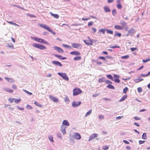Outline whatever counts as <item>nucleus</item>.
<instances>
[{
    "label": "nucleus",
    "mask_w": 150,
    "mask_h": 150,
    "mask_svg": "<svg viewBox=\"0 0 150 150\" xmlns=\"http://www.w3.org/2000/svg\"><path fill=\"white\" fill-rule=\"evenodd\" d=\"M150 61V59H147L146 60H142V62L144 63H146L148 61Z\"/></svg>",
    "instance_id": "52"
},
{
    "label": "nucleus",
    "mask_w": 150,
    "mask_h": 150,
    "mask_svg": "<svg viewBox=\"0 0 150 150\" xmlns=\"http://www.w3.org/2000/svg\"><path fill=\"white\" fill-rule=\"evenodd\" d=\"M147 138L146 133H143L142 136V138L143 139H146Z\"/></svg>",
    "instance_id": "27"
},
{
    "label": "nucleus",
    "mask_w": 150,
    "mask_h": 150,
    "mask_svg": "<svg viewBox=\"0 0 150 150\" xmlns=\"http://www.w3.org/2000/svg\"><path fill=\"white\" fill-rule=\"evenodd\" d=\"M127 95H125L122 98L119 100V102H122L124 100L127 98Z\"/></svg>",
    "instance_id": "24"
},
{
    "label": "nucleus",
    "mask_w": 150,
    "mask_h": 150,
    "mask_svg": "<svg viewBox=\"0 0 150 150\" xmlns=\"http://www.w3.org/2000/svg\"><path fill=\"white\" fill-rule=\"evenodd\" d=\"M106 30L107 31V33L108 34H113V32L112 30H110L106 29Z\"/></svg>",
    "instance_id": "32"
},
{
    "label": "nucleus",
    "mask_w": 150,
    "mask_h": 150,
    "mask_svg": "<svg viewBox=\"0 0 150 150\" xmlns=\"http://www.w3.org/2000/svg\"><path fill=\"white\" fill-rule=\"evenodd\" d=\"M3 90L5 91L10 93H12L13 92V90L9 88L8 87H4V88Z\"/></svg>",
    "instance_id": "12"
},
{
    "label": "nucleus",
    "mask_w": 150,
    "mask_h": 150,
    "mask_svg": "<svg viewBox=\"0 0 150 150\" xmlns=\"http://www.w3.org/2000/svg\"><path fill=\"white\" fill-rule=\"evenodd\" d=\"M121 24L123 26H125L127 25V23L123 21L122 23H121Z\"/></svg>",
    "instance_id": "51"
},
{
    "label": "nucleus",
    "mask_w": 150,
    "mask_h": 150,
    "mask_svg": "<svg viewBox=\"0 0 150 150\" xmlns=\"http://www.w3.org/2000/svg\"><path fill=\"white\" fill-rule=\"evenodd\" d=\"M54 55L56 57L61 59H67L66 57H62V56L58 54H54Z\"/></svg>",
    "instance_id": "18"
},
{
    "label": "nucleus",
    "mask_w": 150,
    "mask_h": 150,
    "mask_svg": "<svg viewBox=\"0 0 150 150\" xmlns=\"http://www.w3.org/2000/svg\"><path fill=\"white\" fill-rule=\"evenodd\" d=\"M58 74L62 77L64 80L67 81L69 80V78L66 73L59 72L58 73Z\"/></svg>",
    "instance_id": "5"
},
{
    "label": "nucleus",
    "mask_w": 150,
    "mask_h": 150,
    "mask_svg": "<svg viewBox=\"0 0 150 150\" xmlns=\"http://www.w3.org/2000/svg\"><path fill=\"white\" fill-rule=\"evenodd\" d=\"M62 132L63 134H64L66 133V132L65 129L64 128L62 129Z\"/></svg>",
    "instance_id": "50"
},
{
    "label": "nucleus",
    "mask_w": 150,
    "mask_h": 150,
    "mask_svg": "<svg viewBox=\"0 0 150 150\" xmlns=\"http://www.w3.org/2000/svg\"><path fill=\"white\" fill-rule=\"evenodd\" d=\"M102 148L104 150H107L109 149V147L107 146H105L103 147Z\"/></svg>",
    "instance_id": "40"
},
{
    "label": "nucleus",
    "mask_w": 150,
    "mask_h": 150,
    "mask_svg": "<svg viewBox=\"0 0 150 150\" xmlns=\"http://www.w3.org/2000/svg\"><path fill=\"white\" fill-rule=\"evenodd\" d=\"M8 47H9V48H11V49H14V47H13V45H8Z\"/></svg>",
    "instance_id": "55"
},
{
    "label": "nucleus",
    "mask_w": 150,
    "mask_h": 150,
    "mask_svg": "<svg viewBox=\"0 0 150 150\" xmlns=\"http://www.w3.org/2000/svg\"><path fill=\"white\" fill-rule=\"evenodd\" d=\"M128 88L126 87L123 89V92L124 93H126L127 91L128 90Z\"/></svg>",
    "instance_id": "38"
},
{
    "label": "nucleus",
    "mask_w": 150,
    "mask_h": 150,
    "mask_svg": "<svg viewBox=\"0 0 150 150\" xmlns=\"http://www.w3.org/2000/svg\"><path fill=\"white\" fill-rule=\"evenodd\" d=\"M63 125L66 126H69V124L67 120H64L62 122Z\"/></svg>",
    "instance_id": "21"
},
{
    "label": "nucleus",
    "mask_w": 150,
    "mask_h": 150,
    "mask_svg": "<svg viewBox=\"0 0 150 150\" xmlns=\"http://www.w3.org/2000/svg\"><path fill=\"white\" fill-rule=\"evenodd\" d=\"M93 22L92 21L89 22L88 24V26H89L93 25Z\"/></svg>",
    "instance_id": "53"
},
{
    "label": "nucleus",
    "mask_w": 150,
    "mask_h": 150,
    "mask_svg": "<svg viewBox=\"0 0 150 150\" xmlns=\"http://www.w3.org/2000/svg\"><path fill=\"white\" fill-rule=\"evenodd\" d=\"M39 25L41 28H42L47 30L49 32L52 33L53 31V30L50 28L47 25H46L44 24H42L40 23L39 24Z\"/></svg>",
    "instance_id": "4"
},
{
    "label": "nucleus",
    "mask_w": 150,
    "mask_h": 150,
    "mask_svg": "<svg viewBox=\"0 0 150 150\" xmlns=\"http://www.w3.org/2000/svg\"><path fill=\"white\" fill-rule=\"evenodd\" d=\"M27 15L28 16H29V17H35V18L36 17V16L33 14H30L29 13H28L27 14Z\"/></svg>",
    "instance_id": "42"
},
{
    "label": "nucleus",
    "mask_w": 150,
    "mask_h": 150,
    "mask_svg": "<svg viewBox=\"0 0 150 150\" xmlns=\"http://www.w3.org/2000/svg\"><path fill=\"white\" fill-rule=\"evenodd\" d=\"M92 110H89L85 114V116L86 117H87L89 115H90L91 113L92 112Z\"/></svg>",
    "instance_id": "31"
},
{
    "label": "nucleus",
    "mask_w": 150,
    "mask_h": 150,
    "mask_svg": "<svg viewBox=\"0 0 150 150\" xmlns=\"http://www.w3.org/2000/svg\"><path fill=\"white\" fill-rule=\"evenodd\" d=\"M104 11L106 12H108L110 11V10L109 8L107 6H105L104 7Z\"/></svg>",
    "instance_id": "20"
},
{
    "label": "nucleus",
    "mask_w": 150,
    "mask_h": 150,
    "mask_svg": "<svg viewBox=\"0 0 150 150\" xmlns=\"http://www.w3.org/2000/svg\"><path fill=\"white\" fill-rule=\"evenodd\" d=\"M33 46L35 48L40 49V50H44L46 49V47L44 45L34 43L33 44Z\"/></svg>",
    "instance_id": "2"
},
{
    "label": "nucleus",
    "mask_w": 150,
    "mask_h": 150,
    "mask_svg": "<svg viewBox=\"0 0 150 150\" xmlns=\"http://www.w3.org/2000/svg\"><path fill=\"white\" fill-rule=\"evenodd\" d=\"M81 56H79L78 57H74L73 59L74 60V61H77V60H79L81 59Z\"/></svg>",
    "instance_id": "25"
},
{
    "label": "nucleus",
    "mask_w": 150,
    "mask_h": 150,
    "mask_svg": "<svg viewBox=\"0 0 150 150\" xmlns=\"http://www.w3.org/2000/svg\"><path fill=\"white\" fill-rule=\"evenodd\" d=\"M128 32L130 34V35L132 36L135 33V30L133 28H132L128 31Z\"/></svg>",
    "instance_id": "13"
},
{
    "label": "nucleus",
    "mask_w": 150,
    "mask_h": 150,
    "mask_svg": "<svg viewBox=\"0 0 150 150\" xmlns=\"http://www.w3.org/2000/svg\"><path fill=\"white\" fill-rule=\"evenodd\" d=\"M106 29H101L99 30V32H102L103 34L105 33V31Z\"/></svg>",
    "instance_id": "36"
},
{
    "label": "nucleus",
    "mask_w": 150,
    "mask_h": 150,
    "mask_svg": "<svg viewBox=\"0 0 150 150\" xmlns=\"http://www.w3.org/2000/svg\"><path fill=\"white\" fill-rule=\"evenodd\" d=\"M84 42L88 45H92L93 44V40L91 39L89 37H88L87 39L84 40Z\"/></svg>",
    "instance_id": "6"
},
{
    "label": "nucleus",
    "mask_w": 150,
    "mask_h": 150,
    "mask_svg": "<svg viewBox=\"0 0 150 150\" xmlns=\"http://www.w3.org/2000/svg\"><path fill=\"white\" fill-rule=\"evenodd\" d=\"M12 88L14 89H16L17 88V86L14 85H13L12 86Z\"/></svg>",
    "instance_id": "58"
},
{
    "label": "nucleus",
    "mask_w": 150,
    "mask_h": 150,
    "mask_svg": "<svg viewBox=\"0 0 150 150\" xmlns=\"http://www.w3.org/2000/svg\"><path fill=\"white\" fill-rule=\"evenodd\" d=\"M5 79L8 81L11 82H14V80L11 78H9V77H4Z\"/></svg>",
    "instance_id": "22"
},
{
    "label": "nucleus",
    "mask_w": 150,
    "mask_h": 150,
    "mask_svg": "<svg viewBox=\"0 0 150 150\" xmlns=\"http://www.w3.org/2000/svg\"><path fill=\"white\" fill-rule=\"evenodd\" d=\"M15 99L14 98H9L8 99V101L10 103H12L14 100Z\"/></svg>",
    "instance_id": "39"
},
{
    "label": "nucleus",
    "mask_w": 150,
    "mask_h": 150,
    "mask_svg": "<svg viewBox=\"0 0 150 150\" xmlns=\"http://www.w3.org/2000/svg\"><path fill=\"white\" fill-rule=\"evenodd\" d=\"M98 59H101L104 61H105L106 59L104 57L100 56L98 57Z\"/></svg>",
    "instance_id": "47"
},
{
    "label": "nucleus",
    "mask_w": 150,
    "mask_h": 150,
    "mask_svg": "<svg viewBox=\"0 0 150 150\" xmlns=\"http://www.w3.org/2000/svg\"><path fill=\"white\" fill-rule=\"evenodd\" d=\"M63 46L68 48H71V46L67 45H63Z\"/></svg>",
    "instance_id": "63"
},
{
    "label": "nucleus",
    "mask_w": 150,
    "mask_h": 150,
    "mask_svg": "<svg viewBox=\"0 0 150 150\" xmlns=\"http://www.w3.org/2000/svg\"><path fill=\"white\" fill-rule=\"evenodd\" d=\"M112 14L113 16H115L116 14V11L115 9H113L112 11Z\"/></svg>",
    "instance_id": "43"
},
{
    "label": "nucleus",
    "mask_w": 150,
    "mask_h": 150,
    "mask_svg": "<svg viewBox=\"0 0 150 150\" xmlns=\"http://www.w3.org/2000/svg\"><path fill=\"white\" fill-rule=\"evenodd\" d=\"M26 107L27 108H28V109L30 110L32 109L33 108L30 105H27Z\"/></svg>",
    "instance_id": "48"
},
{
    "label": "nucleus",
    "mask_w": 150,
    "mask_h": 150,
    "mask_svg": "<svg viewBox=\"0 0 150 150\" xmlns=\"http://www.w3.org/2000/svg\"><path fill=\"white\" fill-rule=\"evenodd\" d=\"M31 38L33 39L35 41L38 42L42 43H43L45 44H46L47 45H48L49 44V43L45 40H44V39L40 38H37L36 37H31Z\"/></svg>",
    "instance_id": "1"
},
{
    "label": "nucleus",
    "mask_w": 150,
    "mask_h": 150,
    "mask_svg": "<svg viewBox=\"0 0 150 150\" xmlns=\"http://www.w3.org/2000/svg\"><path fill=\"white\" fill-rule=\"evenodd\" d=\"M113 81H114L115 82L119 83L120 82V80L117 79H115L114 80H113Z\"/></svg>",
    "instance_id": "49"
},
{
    "label": "nucleus",
    "mask_w": 150,
    "mask_h": 150,
    "mask_svg": "<svg viewBox=\"0 0 150 150\" xmlns=\"http://www.w3.org/2000/svg\"><path fill=\"white\" fill-rule=\"evenodd\" d=\"M21 101V99H15V100H14L15 103H19Z\"/></svg>",
    "instance_id": "37"
},
{
    "label": "nucleus",
    "mask_w": 150,
    "mask_h": 150,
    "mask_svg": "<svg viewBox=\"0 0 150 150\" xmlns=\"http://www.w3.org/2000/svg\"><path fill=\"white\" fill-rule=\"evenodd\" d=\"M107 76L108 79H111L112 81L113 80V77L111 75H107Z\"/></svg>",
    "instance_id": "35"
},
{
    "label": "nucleus",
    "mask_w": 150,
    "mask_h": 150,
    "mask_svg": "<svg viewBox=\"0 0 150 150\" xmlns=\"http://www.w3.org/2000/svg\"><path fill=\"white\" fill-rule=\"evenodd\" d=\"M23 91L26 92V93L30 95H32V93H31L30 92L25 90H23Z\"/></svg>",
    "instance_id": "41"
},
{
    "label": "nucleus",
    "mask_w": 150,
    "mask_h": 150,
    "mask_svg": "<svg viewBox=\"0 0 150 150\" xmlns=\"http://www.w3.org/2000/svg\"><path fill=\"white\" fill-rule=\"evenodd\" d=\"M129 56L128 55H126L124 56H122L121 58L122 59H127L129 57Z\"/></svg>",
    "instance_id": "33"
},
{
    "label": "nucleus",
    "mask_w": 150,
    "mask_h": 150,
    "mask_svg": "<svg viewBox=\"0 0 150 150\" xmlns=\"http://www.w3.org/2000/svg\"><path fill=\"white\" fill-rule=\"evenodd\" d=\"M81 103V101L78 102L74 101L72 104V106L74 107H78L80 105Z\"/></svg>",
    "instance_id": "7"
},
{
    "label": "nucleus",
    "mask_w": 150,
    "mask_h": 150,
    "mask_svg": "<svg viewBox=\"0 0 150 150\" xmlns=\"http://www.w3.org/2000/svg\"><path fill=\"white\" fill-rule=\"evenodd\" d=\"M50 14L52 16H53L54 17L56 18H59V16L56 14H53L52 12H50Z\"/></svg>",
    "instance_id": "23"
},
{
    "label": "nucleus",
    "mask_w": 150,
    "mask_h": 150,
    "mask_svg": "<svg viewBox=\"0 0 150 150\" xmlns=\"http://www.w3.org/2000/svg\"><path fill=\"white\" fill-rule=\"evenodd\" d=\"M134 119L136 120H139L141 119V118L138 117H134Z\"/></svg>",
    "instance_id": "61"
},
{
    "label": "nucleus",
    "mask_w": 150,
    "mask_h": 150,
    "mask_svg": "<svg viewBox=\"0 0 150 150\" xmlns=\"http://www.w3.org/2000/svg\"><path fill=\"white\" fill-rule=\"evenodd\" d=\"M105 83L106 84H111L112 83V82L108 80H105Z\"/></svg>",
    "instance_id": "44"
},
{
    "label": "nucleus",
    "mask_w": 150,
    "mask_h": 150,
    "mask_svg": "<svg viewBox=\"0 0 150 150\" xmlns=\"http://www.w3.org/2000/svg\"><path fill=\"white\" fill-rule=\"evenodd\" d=\"M104 78L103 77L101 78H100L98 79V81L99 82H101L104 81Z\"/></svg>",
    "instance_id": "46"
},
{
    "label": "nucleus",
    "mask_w": 150,
    "mask_h": 150,
    "mask_svg": "<svg viewBox=\"0 0 150 150\" xmlns=\"http://www.w3.org/2000/svg\"><path fill=\"white\" fill-rule=\"evenodd\" d=\"M98 136V134L96 133H94L92 134L90 137L88 141H90L93 139L94 138L97 137Z\"/></svg>",
    "instance_id": "9"
},
{
    "label": "nucleus",
    "mask_w": 150,
    "mask_h": 150,
    "mask_svg": "<svg viewBox=\"0 0 150 150\" xmlns=\"http://www.w3.org/2000/svg\"><path fill=\"white\" fill-rule=\"evenodd\" d=\"M52 63L56 65H57L60 67H62V64L59 62L57 61H52Z\"/></svg>",
    "instance_id": "17"
},
{
    "label": "nucleus",
    "mask_w": 150,
    "mask_h": 150,
    "mask_svg": "<svg viewBox=\"0 0 150 150\" xmlns=\"http://www.w3.org/2000/svg\"><path fill=\"white\" fill-rule=\"evenodd\" d=\"M7 22L8 23H10V24H12V25H18L16 24V23H13V22H12V21H7Z\"/></svg>",
    "instance_id": "45"
},
{
    "label": "nucleus",
    "mask_w": 150,
    "mask_h": 150,
    "mask_svg": "<svg viewBox=\"0 0 150 150\" xmlns=\"http://www.w3.org/2000/svg\"><path fill=\"white\" fill-rule=\"evenodd\" d=\"M74 137L76 139L79 140L81 139V136L78 133H75L74 134Z\"/></svg>",
    "instance_id": "8"
},
{
    "label": "nucleus",
    "mask_w": 150,
    "mask_h": 150,
    "mask_svg": "<svg viewBox=\"0 0 150 150\" xmlns=\"http://www.w3.org/2000/svg\"><path fill=\"white\" fill-rule=\"evenodd\" d=\"M98 117L100 119H102L104 118V116L103 115H99Z\"/></svg>",
    "instance_id": "57"
},
{
    "label": "nucleus",
    "mask_w": 150,
    "mask_h": 150,
    "mask_svg": "<svg viewBox=\"0 0 150 150\" xmlns=\"http://www.w3.org/2000/svg\"><path fill=\"white\" fill-rule=\"evenodd\" d=\"M81 90L80 89L75 88L73 90V95L74 96H77L82 93Z\"/></svg>",
    "instance_id": "3"
},
{
    "label": "nucleus",
    "mask_w": 150,
    "mask_h": 150,
    "mask_svg": "<svg viewBox=\"0 0 150 150\" xmlns=\"http://www.w3.org/2000/svg\"><path fill=\"white\" fill-rule=\"evenodd\" d=\"M131 50L132 51H134L135 50H137V47H132L131 48Z\"/></svg>",
    "instance_id": "54"
},
{
    "label": "nucleus",
    "mask_w": 150,
    "mask_h": 150,
    "mask_svg": "<svg viewBox=\"0 0 150 150\" xmlns=\"http://www.w3.org/2000/svg\"><path fill=\"white\" fill-rule=\"evenodd\" d=\"M70 54H71L76 56L79 55H80V53L79 52L76 51H74L71 52Z\"/></svg>",
    "instance_id": "16"
},
{
    "label": "nucleus",
    "mask_w": 150,
    "mask_h": 150,
    "mask_svg": "<svg viewBox=\"0 0 150 150\" xmlns=\"http://www.w3.org/2000/svg\"><path fill=\"white\" fill-rule=\"evenodd\" d=\"M107 88H108L114 89H115L114 87L111 85H108L107 86Z\"/></svg>",
    "instance_id": "30"
},
{
    "label": "nucleus",
    "mask_w": 150,
    "mask_h": 150,
    "mask_svg": "<svg viewBox=\"0 0 150 150\" xmlns=\"http://www.w3.org/2000/svg\"><path fill=\"white\" fill-rule=\"evenodd\" d=\"M49 139L51 142H53L54 140L53 139V137L52 135H50L48 137Z\"/></svg>",
    "instance_id": "34"
},
{
    "label": "nucleus",
    "mask_w": 150,
    "mask_h": 150,
    "mask_svg": "<svg viewBox=\"0 0 150 150\" xmlns=\"http://www.w3.org/2000/svg\"><path fill=\"white\" fill-rule=\"evenodd\" d=\"M144 142H145V141H144L139 140V143L140 144H143L144 143Z\"/></svg>",
    "instance_id": "62"
},
{
    "label": "nucleus",
    "mask_w": 150,
    "mask_h": 150,
    "mask_svg": "<svg viewBox=\"0 0 150 150\" xmlns=\"http://www.w3.org/2000/svg\"><path fill=\"white\" fill-rule=\"evenodd\" d=\"M72 47L76 48H78L81 46V45L79 43H74L71 44Z\"/></svg>",
    "instance_id": "10"
},
{
    "label": "nucleus",
    "mask_w": 150,
    "mask_h": 150,
    "mask_svg": "<svg viewBox=\"0 0 150 150\" xmlns=\"http://www.w3.org/2000/svg\"><path fill=\"white\" fill-rule=\"evenodd\" d=\"M34 103L35 105H36L38 106V107H42V105L38 103V102H37L36 101H35Z\"/></svg>",
    "instance_id": "29"
},
{
    "label": "nucleus",
    "mask_w": 150,
    "mask_h": 150,
    "mask_svg": "<svg viewBox=\"0 0 150 150\" xmlns=\"http://www.w3.org/2000/svg\"><path fill=\"white\" fill-rule=\"evenodd\" d=\"M123 141L126 144H129V143L126 140H123Z\"/></svg>",
    "instance_id": "64"
},
{
    "label": "nucleus",
    "mask_w": 150,
    "mask_h": 150,
    "mask_svg": "<svg viewBox=\"0 0 150 150\" xmlns=\"http://www.w3.org/2000/svg\"><path fill=\"white\" fill-rule=\"evenodd\" d=\"M138 91L139 92L141 93L142 92V88L141 87H139L138 88Z\"/></svg>",
    "instance_id": "56"
},
{
    "label": "nucleus",
    "mask_w": 150,
    "mask_h": 150,
    "mask_svg": "<svg viewBox=\"0 0 150 150\" xmlns=\"http://www.w3.org/2000/svg\"><path fill=\"white\" fill-rule=\"evenodd\" d=\"M121 0H117V8L120 9L122 8V7L121 4Z\"/></svg>",
    "instance_id": "14"
},
{
    "label": "nucleus",
    "mask_w": 150,
    "mask_h": 150,
    "mask_svg": "<svg viewBox=\"0 0 150 150\" xmlns=\"http://www.w3.org/2000/svg\"><path fill=\"white\" fill-rule=\"evenodd\" d=\"M114 36H118L120 37L121 36V34L118 32H116Z\"/></svg>",
    "instance_id": "28"
},
{
    "label": "nucleus",
    "mask_w": 150,
    "mask_h": 150,
    "mask_svg": "<svg viewBox=\"0 0 150 150\" xmlns=\"http://www.w3.org/2000/svg\"><path fill=\"white\" fill-rule=\"evenodd\" d=\"M144 80L143 79L138 78L134 80V81L136 83H138L140 81H142Z\"/></svg>",
    "instance_id": "26"
},
{
    "label": "nucleus",
    "mask_w": 150,
    "mask_h": 150,
    "mask_svg": "<svg viewBox=\"0 0 150 150\" xmlns=\"http://www.w3.org/2000/svg\"><path fill=\"white\" fill-rule=\"evenodd\" d=\"M110 48H120V47L119 46H112L111 47H110Z\"/></svg>",
    "instance_id": "60"
},
{
    "label": "nucleus",
    "mask_w": 150,
    "mask_h": 150,
    "mask_svg": "<svg viewBox=\"0 0 150 150\" xmlns=\"http://www.w3.org/2000/svg\"><path fill=\"white\" fill-rule=\"evenodd\" d=\"M113 77L114 78L117 79L119 78V76L118 75L116 74H114Z\"/></svg>",
    "instance_id": "59"
},
{
    "label": "nucleus",
    "mask_w": 150,
    "mask_h": 150,
    "mask_svg": "<svg viewBox=\"0 0 150 150\" xmlns=\"http://www.w3.org/2000/svg\"><path fill=\"white\" fill-rule=\"evenodd\" d=\"M54 48L59 53H63V50L60 47H54Z\"/></svg>",
    "instance_id": "15"
},
{
    "label": "nucleus",
    "mask_w": 150,
    "mask_h": 150,
    "mask_svg": "<svg viewBox=\"0 0 150 150\" xmlns=\"http://www.w3.org/2000/svg\"><path fill=\"white\" fill-rule=\"evenodd\" d=\"M114 28L117 30H123V28L121 26L117 25H115Z\"/></svg>",
    "instance_id": "19"
},
{
    "label": "nucleus",
    "mask_w": 150,
    "mask_h": 150,
    "mask_svg": "<svg viewBox=\"0 0 150 150\" xmlns=\"http://www.w3.org/2000/svg\"><path fill=\"white\" fill-rule=\"evenodd\" d=\"M49 98L51 100H53L54 102L57 103L59 102V100L56 97L52 96L51 95H50L49 96Z\"/></svg>",
    "instance_id": "11"
}]
</instances>
